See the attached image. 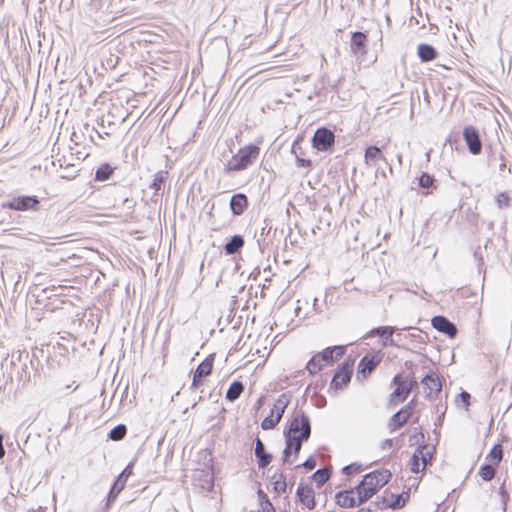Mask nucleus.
<instances>
[{"label":"nucleus","instance_id":"1","mask_svg":"<svg viewBox=\"0 0 512 512\" xmlns=\"http://www.w3.org/2000/svg\"><path fill=\"white\" fill-rule=\"evenodd\" d=\"M311 428L309 419L304 413L295 415L286 435V447L284 449V462L292 463L291 455H297L301 449L302 442L310 436Z\"/></svg>","mask_w":512,"mask_h":512},{"label":"nucleus","instance_id":"2","mask_svg":"<svg viewBox=\"0 0 512 512\" xmlns=\"http://www.w3.org/2000/svg\"><path fill=\"white\" fill-rule=\"evenodd\" d=\"M390 477L391 473L388 470H376L365 475L356 487L357 494L361 495V499L366 502L388 483Z\"/></svg>","mask_w":512,"mask_h":512},{"label":"nucleus","instance_id":"3","mask_svg":"<svg viewBox=\"0 0 512 512\" xmlns=\"http://www.w3.org/2000/svg\"><path fill=\"white\" fill-rule=\"evenodd\" d=\"M260 149L256 145H248L241 148L225 165L227 172L246 169L259 156Z\"/></svg>","mask_w":512,"mask_h":512},{"label":"nucleus","instance_id":"4","mask_svg":"<svg viewBox=\"0 0 512 512\" xmlns=\"http://www.w3.org/2000/svg\"><path fill=\"white\" fill-rule=\"evenodd\" d=\"M289 404V397L286 394H282L278 397L270 411V414L265 417L261 422L263 430L273 429L281 420L285 409Z\"/></svg>","mask_w":512,"mask_h":512},{"label":"nucleus","instance_id":"5","mask_svg":"<svg viewBox=\"0 0 512 512\" xmlns=\"http://www.w3.org/2000/svg\"><path fill=\"white\" fill-rule=\"evenodd\" d=\"M414 384L415 382L410 381L401 375H396L393 378V385H395L396 388L390 395V402L392 404L403 402L410 394Z\"/></svg>","mask_w":512,"mask_h":512},{"label":"nucleus","instance_id":"6","mask_svg":"<svg viewBox=\"0 0 512 512\" xmlns=\"http://www.w3.org/2000/svg\"><path fill=\"white\" fill-rule=\"evenodd\" d=\"M334 144V134L326 128L317 129L313 136V146L319 151H326Z\"/></svg>","mask_w":512,"mask_h":512},{"label":"nucleus","instance_id":"7","mask_svg":"<svg viewBox=\"0 0 512 512\" xmlns=\"http://www.w3.org/2000/svg\"><path fill=\"white\" fill-rule=\"evenodd\" d=\"M464 140L468 146L469 151L477 155L481 152L482 144L478 130L473 126L465 127L463 131Z\"/></svg>","mask_w":512,"mask_h":512},{"label":"nucleus","instance_id":"8","mask_svg":"<svg viewBox=\"0 0 512 512\" xmlns=\"http://www.w3.org/2000/svg\"><path fill=\"white\" fill-rule=\"evenodd\" d=\"M336 503L341 507L351 508L364 503V500L361 499V495L357 494L355 489L337 493Z\"/></svg>","mask_w":512,"mask_h":512},{"label":"nucleus","instance_id":"9","mask_svg":"<svg viewBox=\"0 0 512 512\" xmlns=\"http://www.w3.org/2000/svg\"><path fill=\"white\" fill-rule=\"evenodd\" d=\"M38 203L39 201L36 197L20 196L11 199L6 206L12 210L26 211L29 209L36 210Z\"/></svg>","mask_w":512,"mask_h":512},{"label":"nucleus","instance_id":"10","mask_svg":"<svg viewBox=\"0 0 512 512\" xmlns=\"http://www.w3.org/2000/svg\"><path fill=\"white\" fill-rule=\"evenodd\" d=\"M412 413L411 404L406 405L400 411L393 414L389 420L388 426L391 431H395L400 428L404 423L408 421Z\"/></svg>","mask_w":512,"mask_h":512},{"label":"nucleus","instance_id":"11","mask_svg":"<svg viewBox=\"0 0 512 512\" xmlns=\"http://www.w3.org/2000/svg\"><path fill=\"white\" fill-rule=\"evenodd\" d=\"M213 361L209 358H206L204 361H202L198 367L196 368L194 375H193V381L191 384L192 389H196L199 386L200 379L203 376H208L212 371Z\"/></svg>","mask_w":512,"mask_h":512},{"label":"nucleus","instance_id":"12","mask_svg":"<svg viewBox=\"0 0 512 512\" xmlns=\"http://www.w3.org/2000/svg\"><path fill=\"white\" fill-rule=\"evenodd\" d=\"M432 326L436 330L443 332L449 335L450 337L455 336L457 333L455 325L443 316H435L434 318H432Z\"/></svg>","mask_w":512,"mask_h":512},{"label":"nucleus","instance_id":"13","mask_svg":"<svg viewBox=\"0 0 512 512\" xmlns=\"http://www.w3.org/2000/svg\"><path fill=\"white\" fill-rule=\"evenodd\" d=\"M297 496L300 502L308 509L315 507L314 491L310 486L300 484L297 489Z\"/></svg>","mask_w":512,"mask_h":512},{"label":"nucleus","instance_id":"14","mask_svg":"<svg viewBox=\"0 0 512 512\" xmlns=\"http://www.w3.org/2000/svg\"><path fill=\"white\" fill-rule=\"evenodd\" d=\"M422 384L428 395L437 394L441 391L442 385L436 373L426 375L422 380Z\"/></svg>","mask_w":512,"mask_h":512},{"label":"nucleus","instance_id":"15","mask_svg":"<svg viewBox=\"0 0 512 512\" xmlns=\"http://www.w3.org/2000/svg\"><path fill=\"white\" fill-rule=\"evenodd\" d=\"M364 160L367 166L375 167L380 161H385V156L377 146H369L365 151Z\"/></svg>","mask_w":512,"mask_h":512},{"label":"nucleus","instance_id":"16","mask_svg":"<svg viewBox=\"0 0 512 512\" xmlns=\"http://www.w3.org/2000/svg\"><path fill=\"white\" fill-rule=\"evenodd\" d=\"M247 207V198L244 194L233 195L230 200V208L234 215H241Z\"/></svg>","mask_w":512,"mask_h":512},{"label":"nucleus","instance_id":"17","mask_svg":"<svg viewBox=\"0 0 512 512\" xmlns=\"http://www.w3.org/2000/svg\"><path fill=\"white\" fill-rule=\"evenodd\" d=\"M351 373L349 368H342L334 375L331 386L336 389L342 388L350 381Z\"/></svg>","mask_w":512,"mask_h":512},{"label":"nucleus","instance_id":"18","mask_svg":"<svg viewBox=\"0 0 512 512\" xmlns=\"http://www.w3.org/2000/svg\"><path fill=\"white\" fill-rule=\"evenodd\" d=\"M345 353V349L343 346H335L333 348H326L319 355L321 356L324 362H332L340 359Z\"/></svg>","mask_w":512,"mask_h":512},{"label":"nucleus","instance_id":"19","mask_svg":"<svg viewBox=\"0 0 512 512\" xmlns=\"http://www.w3.org/2000/svg\"><path fill=\"white\" fill-rule=\"evenodd\" d=\"M417 53L422 62L432 61L437 57L436 50L428 44H420Z\"/></svg>","mask_w":512,"mask_h":512},{"label":"nucleus","instance_id":"20","mask_svg":"<svg viewBox=\"0 0 512 512\" xmlns=\"http://www.w3.org/2000/svg\"><path fill=\"white\" fill-rule=\"evenodd\" d=\"M255 455L259 459L260 467H266L271 462L272 456L264 452V444L260 439L256 440Z\"/></svg>","mask_w":512,"mask_h":512},{"label":"nucleus","instance_id":"21","mask_svg":"<svg viewBox=\"0 0 512 512\" xmlns=\"http://www.w3.org/2000/svg\"><path fill=\"white\" fill-rule=\"evenodd\" d=\"M271 484L273 486V489L278 494L284 493L287 488L285 477L282 473H274L271 476Z\"/></svg>","mask_w":512,"mask_h":512},{"label":"nucleus","instance_id":"22","mask_svg":"<svg viewBox=\"0 0 512 512\" xmlns=\"http://www.w3.org/2000/svg\"><path fill=\"white\" fill-rule=\"evenodd\" d=\"M366 41V35L362 32H354L351 38V50L354 54H358L359 49L362 48Z\"/></svg>","mask_w":512,"mask_h":512},{"label":"nucleus","instance_id":"23","mask_svg":"<svg viewBox=\"0 0 512 512\" xmlns=\"http://www.w3.org/2000/svg\"><path fill=\"white\" fill-rule=\"evenodd\" d=\"M244 245V240L241 236L235 235L232 239L225 245V251L227 254L231 255L236 253L242 246Z\"/></svg>","mask_w":512,"mask_h":512},{"label":"nucleus","instance_id":"24","mask_svg":"<svg viewBox=\"0 0 512 512\" xmlns=\"http://www.w3.org/2000/svg\"><path fill=\"white\" fill-rule=\"evenodd\" d=\"M243 390H244L243 384L239 381H235L230 385L229 389L227 390L226 398L229 401H235L241 395Z\"/></svg>","mask_w":512,"mask_h":512},{"label":"nucleus","instance_id":"25","mask_svg":"<svg viewBox=\"0 0 512 512\" xmlns=\"http://www.w3.org/2000/svg\"><path fill=\"white\" fill-rule=\"evenodd\" d=\"M503 457V449L500 444H496L487 455V459L491 462V464L497 466Z\"/></svg>","mask_w":512,"mask_h":512},{"label":"nucleus","instance_id":"26","mask_svg":"<svg viewBox=\"0 0 512 512\" xmlns=\"http://www.w3.org/2000/svg\"><path fill=\"white\" fill-rule=\"evenodd\" d=\"M323 362L321 356L317 354L308 362L306 368L310 374H316L322 369Z\"/></svg>","mask_w":512,"mask_h":512},{"label":"nucleus","instance_id":"27","mask_svg":"<svg viewBox=\"0 0 512 512\" xmlns=\"http://www.w3.org/2000/svg\"><path fill=\"white\" fill-rule=\"evenodd\" d=\"M496 466L493 464H487L480 468L479 475L484 481H490L494 478L496 472Z\"/></svg>","mask_w":512,"mask_h":512},{"label":"nucleus","instance_id":"28","mask_svg":"<svg viewBox=\"0 0 512 512\" xmlns=\"http://www.w3.org/2000/svg\"><path fill=\"white\" fill-rule=\"evenodd\" d=\"M126 480L122 479L121 476L115 481L114 485L111 488L109 493V501H114L116 496L123 490L125 487Z\"/></svg>","mask_w":512,"mask_h":512},{"label":"nucleus","instance_id":"29","mask_svg":"<svg viewBox=\"0 0 512 512\" xmlns=\"http://www.w3.org/2000/svg\"><path fill=\"white\" fill-rule=\"evenodd\" d=\"M166 171H159L154 175L153 181L150 185V188L154 189L155 193L158 192L167 178Z\"/></svg>","mask_w":512,"mask_h":512},{"label":"nucleus","instance_id":"30","mask_svg":"<svg viewBox=\"0 0 512 512\" xmlns=\"http://www.w3.org/2000/svg\"><path fill=\"white\" fill-rule=\"evenodd\" d=\"M372 333L377 334L381 337H384L385 338L384 345H386L388 342L390 344H392V342H393L392 336L394 333V329L392 327H381V328H378V329L372 331Z\"/></svg>","mask_w":512,"mask_h":512},{"label":"nucleus","instance_id":"31","mask_svg":"<svg viewBox=\"0 0 512 512\" xmlns=\"http://www.w3.org/2000/svg\"><path fill=\"white\" fill-rule=\"evenodd\" d=\"M126 432H127L126 426L123 424H120L110 431L109 437L114 441H119L125 437Z\"/></svg>","mask_w":512,"mask_h":512},{"label":"nucleus","instance_id":"32","mask_svg":"<svg viewBox=\"0 0 512 512\" xmlns=\"http://www.w3.org/2000/svg\"><path fill=\"white\" fill-rule=\"evenodd\" d=\"M421 453H422V449H417L411 458L410 469L414 473L423 471L422 467H421L420 457H419V454H421Z\"/></svg>","mask_w":512,"mask_h":512},{"label":"nucleus","instance_id":"33","mask_svg":"<svg viewBox=\"0 0 512 512\" xmlns=\"http://www.w3.org/2000/svg\"><path fill=\"white\" fill-rule=\"evenodd\" d=\"M313 479L317 484L322 485L329 479V473L327 470L319 469L313 474Z\"/></svg>","mask_w":512,"mask_h":512},{"label":"nucleus","instance_id":"34","mask_svg":"<svg viewBox=\"0 0 512 512\" xmlns=\"http://www.w3.org/2000/svg\"><path fill=\"white\" fill-rule=\"evenodd\" d=\"M374 367V361L372 359H368L367 357H364L359 364V369L362 373H365L366 371L371 372Z\"/></svg>","mask_w":512,"mask_h":512},{"label":"nucleus","instance_id":"35","mask_svg":"<svg viewBox=\"0 0 512 512\" xmlns=\"http://www.w3.org/2000/svg\"><path fill=\"white\" fill-rule=\"evenodd\" d=\"M470 394L466 391H463L459 394L457 399V404L462 406L465 410H468L469 407Z\"/></svg>","mask_w":512,"mask_h":512},{"label":"nucleus","instance_id":"36","mask_svg":"<svg viewBox=\"0 0 512 512\" xmlns=\"http://www.w3.org/2000/svg\"><path fill=\"white\" fill-rule=\"evenodd\" d=\"M434 179L427 173H423L419 178V185L422 188H429L433 185Z\"/></svg>","mask_w":512,"mask_h":512},{"label":"nucleus","instance_id":"37","mask_svg":"<svg viewBox=\"0 0 512 512\" xmlns=\"http://www.w3.org/2000/svg\"><path fill=\"white\" fill-rule=\"evenodd\" d=\"M496 202L499 208L507 207L509 205V197L505 193H500L496 197Z\"/></svg>","mask_w":512,"mask_h":512},{"label":"nucleus","instance_id":"38","mask_svg":"<svg viewBox=\"0 0 512 512\" xmlns=\"http://www.w3.org/2000/svg\"><path fill=\"white\" fill-rule=\"evenodd\" d=\"M420 449H422V453L419 454V457H420V461H421L422 470H424L426 465H427V460H428L429 452L426 451L427 450L426 446H423Z\"/></svg>","mask_w":512,"mask_h":512},{"label":"nucleus","instance_id":"39","mask_svg":"<svg viewBox=\"0 0 512 512\" xmlns=\"http://www.w3.org/2000/svg\"><path fill=\"white\" fill-rule=\"evenodd\" d=\"M302 466L305 467L306 469L312 470L316 466V461L313 457H310L302 464Z\"/></svg>","mask_w":512,"mask_h":512},{"label":"nucleus","instance_id":"40","mask_svg":"<svg viewBox=\"0 0 512 512\" xmlns=\"http://www.w3.org/2000/svg\"><path fill=\"white\" fill-rule=\"evenodd\" d=\"M358 470H359V467L352 464V465L345 466L343 468V473L346 475H350L354 472H357Z\"/></svg>","mask_w":512,"mask_h":512},{"label":"nucleus","instance_id":"41","mask_svg":"<svg viewBox=\"0 0 512 512\" xmlns=\"http://www.w3.org/2000/svg\"><path fill=\"white\" fill-rule=\"evenodd\" d=\"M299 167H309L311 165V161L303 158H297L296 161Z\"/></svg>","mask_w":512,"mask_h":512},{"label":"nucleus","instance_id":"42","mask_svg":"<svg viewBox=\"0 0 512 512\" xmlns=\"http://www.w3.org/2000/svg\"><path fill=\"white\" fill-rule=\"evenodd\" d=\"M132 474V464L128 465L124 470L123 472L120 474L121 478L125 479Z\"/></svg>","mask_w":512,"mask_h":512},{"label":"nucleus","instance_id":"43","mask_svg":"<svg viewBox=\"0 0 512 512\" xmlns=\"http://www.w3.org/2000/svg\"><path fill=\"white\" fill-rule=\"evenodd\" d=\"M393 446V440L392 439H386L383 443H382V449H390L391 447Z\"/></svg>","mask_w":512,"mask_h":512},{"label":"nucleus","instance_id":"44","mask_svg":"<svg viewBox=\"0 0 512 512\" xmlns=\"http://www.w3.org/2000/svg\"><path fill=\"white\" fill-rule=\"evenodd\" d=\"M2 441H3V437H2V435H0V458H2L5 454V450H4Z\"/></svg>","mask_w":512,"mask_h":512},{"label":"nucleus","instance_id":"45","mask_svg":"<svg viewBox=\"0 0 512 512\" xmlns=\"http://www.w3.org/2000/svg\"><path fill=\"white\" fill-rule=\"evenodd\" d=\"M266 506H267V508H269V509H273V507H272V504H271V503H267V505H266Z\"/></svg>","mask_w":512,"mask_h":512},{"label":"nucleus","instance_id":"46","mask_svg":"<svg viewBox=\"0 0 512 512\" xmlns=\"http://www.w3.org/2000/svg\"><path fill=\"white\" fill-rule=\"evenodd\" d=\"M500 492H501L503 495L505 494L503 487H501V488H500Z\"/></svg>","mask_w":512,"mask_h":512},{"label":"nucleus","instance_id":"47","mask_svg":"<svg viewBox=\"0 0 512 512\" xmlns=\"http://www.w3.org/2000/svg\"><path fill=\"white\" fill-rule=\"evenodd\" d=\"M97 179H101L99 171L97 172Z\"/></svg>","mask_w":512,"mask_h":512},{"label":"nucleus","instance_id":"48","mask_svg":"<svg viewBox=\"0 0 512 512\" xmlns=\"http://www.w3.org/2000/svg\"><path fill=\"white\" fill-rule=\"evenodd\" d=\"M269 510H270V509H269V508H267V506L264 508V511H265V512H269Z\"/></svg>","mask_w":512,"mask_h":512},{"label":"nucleus","instance_id":"49","mask_svg":"<svg viewBox=\"0 0 512 512\" xmlns=\"http://www.w3.org/2000/svg\"><path fill=\"white\" fill-rule=\"evenodd\" d=\"M262 400L263 398H261L259 401H258V404L261 405L262 404Z\"/></svg>","mask_w":512,"mask_h":512}]
</instances>
